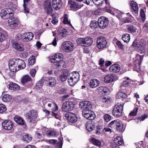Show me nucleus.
Returning a JSON list of instances; mask_svg holds the SVG:
<instances>
[{
	"mask_svg": "<svg viewBox=\"0 0 148 148\" xmlns=\"http://www.w3.org/2000/svg\"><path fill=\"white\" fill-rule=\"evenodd\" d=\"M63 55L60 53H58L54 55V57L51 56L49 61L50 62L55 63L56 67H59L64 64V62L62 60L63 59Z\"/></svg>",
	"mask_w": 148,
	"mask_h": 148,
	"instance_id": "nucleus-1",
	"label": "nucleus"
},
{
	"mask_svg": "<svg viewBox=\"0 0 148 148\" xmlns=\"http://www.w3.org/2000/svg\"><path fill=\"white\" fill-rule=\"evenodd\" d=\"M136 39L133 42L132 46L135 47V48H137L138 50V51L140 53H144L145 52V48L146 45L145 41L143 40H140L139 42Z\"/></svg>",
	"mask_w": 148,
	"mask_h": 148,
	"instance_id": "nucleus-2",
	"label": "nucleus"
},
{
	"mask_svg": "<svg viewBox=\"0 0 148 148\" xmlns=\"http://www.w3.org/2000/svg\"><path fill=\"white\" fill-rule=\"evenodd\" d=\"M79 75L78 72L74 71L72 73L69 74L68 82L71 86H74L79 80Z\"/></svg>",
	"mask_w": 148,
	"mask_h": 148,
	"instance_id": "nucleus-3",
	"label": "nucleus"
},
{
	"mask_svg": "<svg viewBox=\"0 0 148 148\" xmlns=\"http://www.w3.org/2000/svg\"><path fill=\"white\" fill-rule=\"evenodd\" d=\"M38 116V113L35 110H31L27 113V116L32 127L36 125V119Z\"/></svg>",
	"mask_w": 148,
	"mask_h": 148,
	"instance_id": "nucleus-4",
	"label": "nucleus"
},
{
	"mask_svg": "<svg viewBox=\"0 0 148 148\" xmlns=\"http://www.w3.org/2000/svg\"><path fill=\"white\" fill-rule=\"evenodd\" d=\"M13 10L10 8L4 9L1 10L0 12V16L4 19L11 18L14 15Z\"/></svg>",
	"mask_w": 148,
	"mask_h": 148,
	"instance_id": "nucleus-5",
	"label": "nucleus"
},
{
	"mask_svg": "<svg viewBox=\"0 0 148 148\" xmlns=\"http://www.w3.org/2000/svg\"><path fill=\"white\" fill-rule=\"evenodd\" d=\"M143 56L138 54L136 55V58L134 61V66L133 68L134 71L140 72V65L143 59Z\"/></svg>",
	"mask_w": 148,
	"mask_h": 148,
	"instance_id": "nucleus-6",
	"label": "nucleus"
},
{
	"mask_svg": "<svg viewBox=\"0 0 148 148\" xmlns=\"http://www.w3.org/2000/svg\"><path fill=\"white\" fill-rule=\"evenodd\" d=\"M75 105V102L67 101L64 103L62 106V110L64 112L70 111L73 110Z\"/></svg>",
	"mask_w": 148,
	"mask_h": 148,
	"instance_id": "nucleus-7",
	"label": "nucleus"
},
{
	"mask_svg": "<svg viewBox=\"0 0 148 148\" xmlns=\"http://www.w3.org/2000/svg\"><path fill=\"white\" fill-rule=\"evenodd\" d=\"M62 48L64 51L66 52H70L73 50L74 45L73 43L71 41H65L62 44Z\"/></svg>",
	"mask_w": 148,
	"mask_h": 148,
	"instance_id": "nucleus-8",
	"label": "nucleus"
},
{
	"mask_svg": "<svg viewBox=\"0 0 148 148\" xmlns=\"http://www.w3.org/2000/svg\"><path fill=\"white\" fill-rule=\"evenodd\" d=\"M108 18L104 16H101L98 19V26L99 27L104 29L107 27L108 24Z\"/></svg>",
	"mask_w": 148,
	"mask_h": 148,
	"instance_id": "nucleus-9",
	"label": "nucleus"
},
{
	"mask_svg": "<svg viewBox=\"0 0 148 148\" xmlns=\"http://www.w3.org/2000/svg\"><path fill=\"white\" fill-rule=\"evenodd\" d=\"M107 44V41L104 37L101 36L97 38V46L98 49H102L105 48Z\"/></svg>",
	"mask_w": 148,
	"mask_h": 148,
	"instance_id": "nucleus-10",
	"label": "nucleus"
},
{
	"mask_svg": "<svg viewBox=\"0 0 148 148\" xmlns=\"http://www.w3.org/2000/svg\"><path fill=\"white\" fill-rule=\"evenodd\" d=\"M82 114L84 118L90 120H93L95 118L94 113L90 110H84Z\"/></svg>",
	"mask_w": 148,
	"mask_h": 148,
	"instance_id": "nucleus-11",
	"label": "nucleus"
},
{
	"mask_svg": "<svg viewBox=\"0 0 148 148\" xmlns=\"http://www.w3.org/2000/svg\"><path fill=\"white\" fill-rule=\"evenodd\" d=\"M44 8L47 12L48 14H50L53 11L51 5V1L50 0H47L43 3Z\"/></svg>",
	"mask_w": 148,
	"mask_h": 148,
	"instance_id": "nucleus-12",
	"label": "nucleus"
},
{
	"mask_svg": "<svg viewBox=\"0 0 148 148\" xmlns=\"http://www.w3.org/2000/svg\"><path fill=\"white\" fill-rule=\"evenodd\" d=\"M65 115L68 121L71 123H75L77 121V117L74 113L71 112H67Z\"/></svg>",
	"mask_w": 148,
	"mask_h": 148,
	"instance_id": "nucleus-13",
	"label": "nucleus"
},
{
	"mask_svg": "<svg viewBox=\"0 0 148 148\" xmlns=\"http://www.w3.org/2000/svg\"><path fill=\"white\" fill-rule=\"evenodd\" d=\"M105 3L107 5L106 7L105 8V9L107 10V11L108 12H110L111 10L110 9H108L109 8V5H108L109 3L108 2V0H104ZM104 0H92V1L93 3L95 4L98 7L101 6L103 4L104 2Z\"/></svg>",
	"mask_w": 148,
	"mask_h": 148,
	"instance_id": "nucleus-14",
	"label": "nucleus"
},
{
	"mask_svg": "<svg viewBox=\"0 0 148 148\" xmlns=\"http://www.w3.org/2000/svg\"><path fill=\"white\" fill-rule=\"evenodd\" d=\"M17 60L11 59L9 61L8 65L10 70L13 72L17 71Z\"/></svg>",
	"mask_w": 148,
	"mask_h": 148,
	"instance_id": "nucleus-15",
	"label": "nucleus"
},
{
	"mask_svg": "<svg viewBox=\"0 0 148 148\" xmlns=\"http://www.w3.org/2000/svg\"><path fill=\"white\" fill-rule=\"evenodd\" d=\"M116 101V103L112 111V113L114 116H120V102L118 100Z\"/></svg>",
	"mask_w": 148,
	"mask_h": 148,
	"instance_id": "nucleus-16",
	"label": "nucleus"
},
{
	"mask_svg": "<svg viewBox=\"0 0 148 148\" xmlns=\"http://www.w3.org/2000/svg\"><path fill=\"white\" fill-rule=\"evenodd\" d=\"M79 107L84 110H89L92 108L91 103L89 101H82L79 103Z\"/></svg>",
	"mask_w": 148,
	"mask_h": 148,
	"instance_id": "nucleus-17",
	"label": "nucleus"
},
{
	"mask_svg": "<svg viewBox=\"0 0 148 148\" xmlns=\"http://www.w3.org/2000/svg\"><path fill=\"white\" fill-rule=\"evenodd\" d=\"M51 3L53 8L56 10H59L62 5V0H52Z\"/></svg>",
	"mask_w": 148,
	"mask_h": 148,
	"instance_id": "nucleus-18",
	"label": "nucleus"
},
{
	"mask_svg": "<svg viewBox=\"0 0 148 148\" xmlns=\"http://www.w3.org/2000/svg\"><path fill=\"white\" fill-rule=\"evenodd\" d=\"M44 80L46 84L51 87H54L56 85V81L53 77H46Z\"/></svg>",
	"mask_w": 148,
	"mask_h": 148,
	"instance_id": "nucleus-19",
	"label": "nucleus"
},
{
	"mask_svg": "<svg viewBox=\"0 0 148 148\" xmlns=\"http://www.w3.org/2000/svg\"><path fill=\"white\" fill-rule=\"evenodd\" d=\"M2 126L4 129L10 130L13 127V123L12 121L10 120H6L2 122Z\"/></svg>",
	"mask_w": 148,
	"mask_h": 148,
	"instance_id": "nucleus-20",
	"label": "nucleus"
},
{
	"mask_svg": "<svg viewBox=\"0 0 148 148\" xmlns=\"http://www.w3.org/2000/svg\"><path fill=\"white\" fill-rule=\"evenodd\" d=\"M9 25L12 28L16 27L18 25V20L17 18L12 17L8 20Z\"/></svg>",
	"mask_w": 148,
	"mask_h": 148,
	"instance_id": "nucleus-21",
	"label": "nucleus"
},
{
	"mask_svg": "<svg viewBox=\"0 0 148 148\" xmlns=\"http://www.w3.org/2000/svg\"><path fill=\"white\" fill-rule=\"evenodd\" d=\"M23 40L25 41L28 42L32 40L34 37V34L31 32H27L23 34Z\"/></svg>",
	"mask_w": 148,
	"mask_h": 148,
	"instance_id": "nucleus-22",
	"label": "nucleus"
},
{
	"mask_svg": "<svg viewBox=\"0 0 148 148\" xmlns=\"http://www.w3.org/2000/svg\"><path fill=\"white\" fill-rule=\"evenodd\" d=\"M25 66L26 65L25 63L23 60L19 59L17 60V71L19 70L24 69Z\"/></svg>",
	"mask_w": 148,
	"mask_h": 148,
	"instance_id": "nucleus-23",
	"label": "nucleus"
},
{
	"mask_svg": "<svg viewBox=\"0 0 148 148\" xmlns=\"http://www.w3.org/2000/svg\"><path fill=\"white\" fill-rule=\"evenodd\" d=\"M8 87L10 90L16 91H18L20 89V86L17 84L11 82L8 85Z\"/></svg>",
	"mask_w": 148,
	"mask_h": 148,
	"instance_id": "nucleus-24",
	"label": "nucleus"
},
{
	"mask_svg": "<svg viewBox=\"0 0 148 148\" xmlns=\"http://www.w3.org/2000/svg\"><path fill=\"white\" fill-rule=\"evenodd\" d=\"M114 79V75L109 74L106 75L104 78V82L106 83H110L113 81Z\"/></svg>",
	"mask_w": 148,
	"mask_h": 148,
	"instance_id": "nucleus-25",
	"label": "nucleus"
},
{
	"mask_svg": "<svg viewBox=\"0 0 148 148\" xmlns=\"http://www.w3.org/2000/svg\"><path fill=\"white\" fill-rule=\"evenodd\" d=\"M100 84V82L95 79H91L89 83V85L92 88H95L98 86Z\"/></svg>",
	"mask_w": 148,
	"mask_h": 148,
	"instance_id": "nucleus-26",
	"label": "nucleus"
},
{
	"mask_svg": "<svg viewBox=\"0 0 148 148\" xmlns=\"http://www.w3.org/2000/svg\"><path fill=\"white\" fill-rule=\"evenodd\" d=\"M120 66L117 64H114L111 65L109 68V70L111 72L117 73L120 70Z\"/></svg>",
	"mask_w": 148,
	"mask_h": 148,
	"instance_id": "nucleus-27",
	"label": "nucleus"
},
{
	"mask_svg": "<svg viewBox=\"0 0 148 148\" xmlns=\"http://www.w3.org/2000/svg\"><path fill=\"white\" fill-rule=\"evenodd\" d=\"M69 5L71 9L74 11L77 10L80 8V6L78 5L77 3L72 1H69Z\"/></svg>",
	"mask_w": 148,
	"mask_h": 148,
	"instance_id": "nucleus-28",
	"label": "nucleus"
},
{
	"mask_svg": "<svg viewBox=\"0 0 148 148\" xmlns=\"http://www.w3.org/2000/svg\"><path fill=\"white\" fill-rule=\"evenodd\" d=\"M95 127V123L91 121L87 122L86 124V127L87 129L90 132L92 131Z\"/></svg>",
	"mask_w": 148,
	"mask_h": 148,
	"instance_id": "nucleus-29",
	"label": "nucleus"
},
{
	"mask_svg": "<svg viewBox=\"0 0 148 148\" xmlns=\"http://www.w3.org/2000/svg\"><path fill=\"white\" fill-rule=\"evenodd\" d=\"M13 47L19 51H23L24 49L23 45L20 43L14 42L12 44Z\"/></svg>",
	"mask_w": 148,
	"mask_h": 148,
	"instance_id": "nucleus-30",
	"label": "nucleus"
},
{
	"mask_svg": "<svg viewBox=\"0 0 148 148\" xmlns=\"http://www.w3.org/2000/svg\"><path fill=\"white\" fill-rule=\"evenodd\" d=\"M116 124V130L120 132V122L119 120H114L112 121L108 124V126L110 127H111L114 124Z\"/></svg>",
	"mask_w": 148,
	"mask_h": 148,
	"instance_id": "nucleus-31",
	"label": "nucleus"
},
{
	"mask_svg": "<svg viewBox=\"0 0 148 148\" xmlns=\"http://www.w3.org/2000/svg\"><path fill=\"white\" fill-rule=\"evenodd\" d=\"M130 5L135 12V15H137L138 12V8L137 3L133 1H131Z\"/></svg>",
	"mask_w": 148,
	"mask_h": 148,
	"instance_id": "nucleus-32",
	"label": "nucleus"
},
{
	"mask_svg": "<svg viewBox=\"0 0 148 148\" xmlns=\"http://www.w3.org/2000/svg\"><path fill=\"white\" fill-rule=\"evenodd\" d=\"M84 45H83L84 46L88 47L92 45L93 42L92 39L90 37L85 38Z\"/></svg>",
	"mask_w": 148,
	"mask_h": 148,
	"instance_id": "nucleus-33",
	"label": "nucleus"
},
{
	"mask_svg": "<svg viewBox=\"0 0 148 148\" xmlns=\"http://www.w3.org/2000/svg\"><path fill=\"white\" fill-rule=\"evenodd\" d=\"M46 134L49 137H56L59 135V133L54 130H49L47 131Z\"/></svg>",
	"mask_w": 148,
	"mask_h": 148,
	"instance_id": "nucleus-34",
	"label": "nucleus"
},
{
	"mask_svg": "<svg viewBox=\"0 0 148 148\" xmlns=\"http://www.w3.org/2000/svg\"><path fill=\"white\" fill-rule=\"evenodd\" d=\"M130 79L127 77H125L122 79V86L124 87H127L128 86Z\"/></svg>",
	"mask_w": 148,
	"mask_h": 148,
	"instance_id": "nucleus-35",
	"label": "nucleus"
},
{
	"mask_svg": "<svg viewBox=\"0 0 148 148\" xmlns=\"http://www.w3.org/2000/svg\"><path fill=\"white\" fill-rule=\"evenodd\" d=\"M14 120L19 125H24L25 122L23 119L18 116H16L14 118Z\"/></svg>",
	"mask_w": 148,
	"mask_h": 148,
	"instance_id": "nucleus-36",
	"label": "nucleus"
},
{
	"mask_svg": "<svg viewBox=\"0 0 148 148\" xmlns=\"http://www.w3.org/2000/svg\"><path fill=\"white\" fill-rule=\"evenodd\" d=\"M132 16L131 14H130L129 17L123 18L121 21V25L126 23L131 22L132 20Z\"/></svg>",
	"mask_w": 148,
	"mask_h": 148,
	"instance_id": "nucleus-37",
	"label": "nucleus"
},
{
	"mask_svg": "<svg viewBox=\"0 0 148 148\" xmlns=\"http://www.w3.org/2000/svg\"><path fill=\"white\" fill-rule=\"evenodd\" d=\"M31 80V78L30 76L26 75L24 76L21 79V82L23 84H25L27 82H29Z\"/></svg>",
	"mask_w": 148,
	"mask_h": 148,
	"instance_id": "nucleus-38",
	"label": "nucleus"
},
{
	"mask_svg": "<svg viewBox=\"0 0 148 148\" xmlns=\"http://www.w3.org/2000/svg\"><path fill=\"white\" fill-rule=\"evenodd\" d=\"M48 106L49 107H52V110L53 112L52 114L53 113L55 112L58 109V105L55 103L53 102L51 103L48 104Z\"/></svg>",
	"mask_w": 148,
	"mask_h": 148,
	"instance_id": "nucleus-39",
	"label": "nucleus"
},
{
	"mask_svg": "<svg viewBox=\"0 0 148 148\" xmlns=\"http://www.w3.org/2000/svg\"><path fill=\"white\" fill-rule=\"evenodd\" d=\"M63 18V23L64 24L72 25L70 23V20L69 19V15L68 14H65Z\"/></svg>",
	"mask_w": 148,
	"mask_h": 148,
	"instance_id": "nucleus-40",
	"label": "nucleus"
},
{
	"mask_svg": "<svg viewBox=\"0 0 148 148\" xmlns=\"http://www.w3.org/2000/svg\"><path fill=\"white\" fill-rule=\"evenodd\" d=\"M69 75V73H64L60 76V80L62 82L66 80L67 78L68 79Z\"/></svg>",
	"mask_w": 148,
	"mask_h": 148,
	"instance_id": "nucleus-41",
	"label": "nucleus"
},
{
	"mask_svg": "<svg viewBox=\"0 0 148 148\" xmlns=\"http://www.w3.org/2000/svg\"><path fill=\"white\" fill-rule=\"evenodd\" d=\"M12 99L11 96L8 94L4 95L2 97V100L5 102H9Z\"/></svg>",
	"mask_w": 148,
	"mask_h": 148,
	"instance_id": "nucleus-42",
	"label": "nucleus"
},
{
	"mask_svg": "<svg viewBox=\"0 0 148 148\" xmlns=\"http://www.w3.org/2000/svg\"><path fill=\"white\" fill-rule=\"evenodd\" d=\"M127 30L130 32L132 33L135 32L136 31L137 29L133 25H127Z\"/></svg>",
	"mask_w": 148,
	"mask_h": 148,
	"instance_id": "nucleus-43",
	"label": "nucleus"
},
{
	"mask_svg": "<svg viewBox=\"0 0 148 148\" xmlns=\"http://www.w3.org/2000/svg\"><path fill=\"white\" fill-rule=\"evenodd\" d=\"M91 141L93 144L97 146L100 147L101 145V142L99 140L96 139L94 138H92Z\"/></svg>",
	"mask_w": 148,
	"mask_h": 148,
	"instance_id": "nucleus-44",
	"label": "nucleus"
},
{
	"mask_svg": "<svg viewBox=\"0 0 148 148\" xmlns=\"http://www.w3.org/2000/svg\"><path fill=\"white\" fill-rule=\"evenodd\" d=\"M138 111V108H134L133 110L130 113L128 116L129 118H130V119H132V118L131 117L132 116H136L137 114V112Z\"/></svg>",
	"mask_w": 148,
	"mask_h": 148,
	"instance_id": "nucleus-45",
	"label": "nucleus"
},
{
	"mask_svg": "<svg viewBox=\"0 0 148 148\" xmlns=\"http://www.w3.org/2000/svg\"><path fill=\"white\" fill-rule=\"evenodd\" d=\"M30 1V0H24L23 1V7L24 8V11L25 13H28L29 12V11L28 9L27 8V6L28 3Z\"/></svg>",
	"mask_w": 148,
	"mask_h": 148,
	"instance_id": "nucleus-46",
	"label": "nucleus"
},
{
	"mask_svg": "<svg viewBox=\"0 0 148 148\" xmlns=\"http://www.w3.org/2000/svg\"><path fill=\"white\" fill-rule=\"evenodd\" d=\"M122 38L125 42L127 43L129 41L130 39V36L129 34H125L123 36Z\"/></svg>",
	"mask_w": 148,
	"mask_h": 148,
	"instance_id": "nucleus-47",
	"label": "nucleus"
},
{
	"mask_svg": "<svg viewBox=\"0 0 148 148\" xmlns=\"http://www.w3.org/2000/svg\"><path fill=\"white\" fill-rule=\"evenodd\" d=\"M23 139L25 143H29L31 140L32 138L28 134H26L23 136Z\"/></svg>",
	"mask_w": 148,
	"mask_h": 148,
	"instance_id": "nucleus-48",
	"label": "nucleus"
},
{
	"mask_svg": "<svg viewBox=\"0 0 148 148\" xmlns=\"http://www.w3.org/2000/svg\"><path fill=\"white\" fill-rule=\"evenodd\" d=\"M85 38H79L77 40V44L81 46H84L83 45H84Z\"/></svg>",
	"mask_w": 148,
	"mask_h": 148,
	"instance_id": "nucleus-49",
	"label": "nucleus"
},
{
	"mask_svg": "<svg viewBox=\"0 0 148 148\" xmlns=\"http://www.w3.org/2000/svg\"><path fill=\"white\" fill-rule=\"evenodd\" d=\"M57 92L59 94H64L67 92V89L64 88H60L57 90Z\"/></svg>",
	"mask_w": 148,
	"mask_h": 148,
	"instance_id": "nucleus-50",
	"label": "nucleus"
},
{
	"mask_svg": "<svg viewBox=\"0 0 148 148\" xmlns=\"http://www.w3.org/2000/svg\"><path fill=\"white\" fill-rule=\"evenodd\" d=\"M98 26V21H92L91 22L90 26L93 29H95Z\"/></svg>",
	"mask_w": 148,
	"mask_h": 148,
	"instance_id": "nucleus-51",
	"label": "nucleus"
},
{
	"mask_svg": "<svg viewBox=\"0 0 148 148\" xmlns=\"http://www.w3.org/2000/svg\"><path fill=\"white\" fill-rule=\"evenodd\" d=\"M114 141L115 144L118 145L117 146H116V148H118L119 147V146L120 145V137L117 136L114 139Z\"/></svg>",
	"mask_w": 148,
	"mask_h": 148,
	"instance_id": "nucleus-52",
	"label": "nucleus"
},
{
	"mask_svg": "<svg viewBox=\"0 0 148 148\" xmlns=\"http://www.w3.org/2000/svg\"><path fill=\"white\" fill-rule=\"evenodd\" d=\"M101 99L103 102L107 103H109L112 101V99L108 97L107 98L105 97H102L101 98Z\"/></svg>",
	"mask_w": 148,
	"mask_h": 148,
	"instance_id": "nucleus-53",
	"label": "nucleus"
},
{
	"mask_svg": "<svg viewBox=\"0 0 148 148\" xmlns=\"http://www.w3.org/2000/svg\"><path fill=\"white\" fill-rule=\"evenodd\" d=\"M140 15L142 20L143 22H144L145 20V16L144 10L143 9L140 10Z\"/></svg>",
	"mask_w": 148,
	"mask_h": 148,
	"instance_id": "nucleus-54",
	"label": "nucleus"
},
{
	"mask_svg": "<svg viewBox=\"0 0 148 148\" xmlns=\"http://www.w3.org/2000/svg\"><path fill=\"white\" fill-rule=\"evenodd\" d=\"M113 42L116 47L117 46L118 47H120V42L116 38H114L113 40Z\"/></svg>",
	"mask_w": 148,
	"mask_h": 148,
	"instance_id": "nucleus-55",
	"label": "nucleus"
},
{
	"mask_svg": "<svg viewBox=\"0 0 148 148\" xmlns=\"http://www.w3.org/2000/svg\"><path fill=\"white\" fill-rule=\"evenodd\" d=\"M67 33V31L66 29L63 28L60 30L59 34L61 36L63 37Z\"/></svg>",
	"mask_w": 148,
	"mask_h": 148,
	"instance_id": "nucleus-56",
	"label": "nucleus"
},
{
	"mask_svg": "<svg viewBox=\"0 0 148 148\" xmlns=\"http://www.w3.org/2000/svg\"><path fill=\"white\" fill-rule=\"evenodd\" d=\"M36 88L39 89L41 88L43 85V82L42 80L39 81L36 83Z\"/></svg>",
	"mask_w": 148,
	"mask_h": 148,
	"instance_id": "nucleus-57",
	"label": "nucleus"
},
{
	"mask_svg": "<svg viewBox=\"0 0 148 148\" xmlns=\"http://www.w3.org/2000/svg\"><path fill=\"white\" fill-rule=\"evenodd\" d=\"M28 62L29 65L31 66L33 65L35 63L34 57H30L28 59Z\"/></svg>",
	"mask_w": 148,
	"mask_h": 148,
	"instance_id": "nucleus-58",
	"label": "nucleus"
},
{
	"mask_svg": "<svg viewBox=\"0 0 148 148\" xmlns=\"http://www.w3.org/2000/svg\"><path fill=\"white\" fill-rule=\"evenodd\" d=\"M148 117V115L146 114H144L139 116L138 119L140 121H143Z\"/></svg>",
	"mask_w": 148,
	"mask_h": 148,
	"instance_id": "nucleus-59",
	"label": "nucleus"
},
{
	"mask_svg": "<svg viewBox=\"0 0 148 148\" xmlns=\"http://www.w3.org/2000/svg\"><path fill=\"white\" fill-rule=\"evenodd\" d=\"M114 12L113 13V15H115L117 18L119 19H120V11L117 9H114Z\"/></svg>",
	"mask_w": 148,
	"mask_h": 148,
	"instance_id": "nucleus-60",
	"label": "nucleus"
},
{
	"mask_svg": "<svg viewBox=\"0 0 148 148\" xmlns=\"http://www.w3.org/2000/svg\"><path fill=\"white\" fill-rule=\"evenodd\" d=\"M111 116L108 114H105L104 116V120L107 122L109 121L111 119Z\"/></svg>",
	"mask_w": 148,
	"mask_h": 148,
	"instance_id": "nucleus-61",
	"label": "nucleus"
},
{
	"mask_svg": "<svg viewBox=\"0 0 148 148\" xmlns=\"http://www.w3.org/2000/svg\"><path fill=\"white\" fill-rule=\"evenodd\" d=\"M5 106L3 104H0V113L3 112L6 110Z\"/></svg>",
	"mask_w": 148,
	"mask_h": 148,
	"instance_id": "nucleus-62",
	"label": "nucleus"
},
{
	"mask_svg": "<svg viewBox=\"0 0 148 148\" xmlns=\"http://www.w3.org/2000/svg\"><path fill=\"white\" fill-rule=\"evenodd\" d=\"M40 131V130L38 129L36 132L35 136L38 138H40L41 137L42 134L41 133Z\"/></svg>",
	"mask_w": 148,
	"mask_h": 148,
	"instance_id": "nucleus-63",
	"label": "nucleus"
},
{
	"mask_svg": "<svg viewBox=\"0 0 148 148\" xmlns=\"http://www.w3.org/2000/svg\"><path fill=\"white\" fill-rule=\"evenodd\" d=\"M5 38V35L3 33L0 32V42H2Z\"/></svg>",
	"mask_w": 148,
	"mask_h": 148,
	"instance_id": "nucleus-64",
	"label": "nucleus"
}]
</instances>
